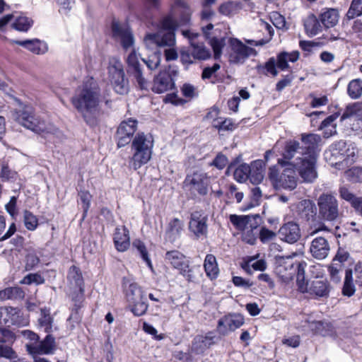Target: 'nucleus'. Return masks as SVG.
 Segmentation results:
<instances>
[{"instance_id": "nucleus-1", "label": "nucleus", "mask_w": 362, "mask_h": 362, "mask_svg": "<svg viewBox=\"0 0 362 362\" xmlns=\"http://www.w3.org/2000/svg\"><path fill=\"white\" fill-rule=\"evenodd\" d=\"M111 28L113 39L119 43L124 50L132 48V52L126 59L127 73L132 78L138 88L141 90H147L149 83L143 75V66L139 60L136 50L134 49L135 40L132 30L127 24L122 23L115 20L112 21Z\"/></svg>"}, {"instance_id": "nucleus-2", "label": "nucleus", "mask_w": 362, "mask_h": 362, "mask_svg": "<svg viewBox=\"0 0 362 362\" xmlns=\"http://www.w3.org/2000/svg\"><path fill=\"white\" fill-rule=\"evenodd\" d=\"M100 90L92 81L86 82L82 88L71 98L72 105L90 127H97L100 123Z\"/></svg>"}, {"instance_id": "nucleus-3", "label": "nucleus", "mask_w": 362, "mask_h": 362, "mask_svg": "<svg viewBox=\"0 0 362 362\" xmlns=\"http://www.w3.org/2000/svg\"><path fill=\"white\" fill-rule=\"evenodd\" d=\"M320 141L321 137L318 134H301V157L295 159L294 165L304 182H312L317 176L315 165Z\"/></svg>"}, {"instance_id": "nucleus-4", "label": "nucleus", "mask_w": 362, "mask_h": 362, "mask_svg": "<svg viewBox=\"0 0 362 362\" xmlns=\"http://www.w3.org/2000/svg\"><path fill=\"white\" fill-rule=\"evenodd\" d=\"M153 147V138L151 134L137 133L132 141V156L129 158V168L136 170L146 165L151 160Z\"/></svg>"}, {"instance_id": "nucleus-5", "label": "nucleus", "mask_w": 362, "mask_h": 362, "mask_svg": "<svg viewBox=\"0 0 362 362\" xmlns=\"http://www.w3.org/2000/svg\"><path fill=\"white\" fill-rule=\"evenodd\" d=\"M160 31L157 33L147 34L144 42L149 49L154 47H172L175 44V31L177 29L175 23L170 16H164L160 21Z\"/></svg>"}, {"instance_id": "nucleus-6", "label": "nucleus", "mask_w": 362, "mask_h": 362, "mask_svg": "<svg viewBox=\"0 0 362 362\" xmlns=\"http://www.w3.org/2000/svg\"><path fill=\"white\" fill-rule=\"evenodd\" d=\"M11 117L21 125L37 134L49 133L52 131V127L36 116L34 108L30 105H25L11 112Z\"/></svg>"}, {"instance_id": "nucleus-7", "label": "nucleus", "mask_w": 362, "mask_h": 362, "mask_svg": "<svg viewBox=\"0 0 362 362\" xmlns=\"http://www.w3.org/2000/svg\"><path fill=\"white\" fill-rule=\"evenodd\" d=\"M293 163H288L281 173L276 166L269 168L268 177L276 189L293 190L297 186V176Z\"/></svg>"}, {"instance_id": "nucleus-8", "label": "nucleus", "mask_w": 362, "mask_h": 362, "mask_svg": "<svg viewBox=\"0 0 362 362\" xmlns=\"http://www.w3.org/2000/svg\"><path fill=\"white\" fill-rule=\"evenodd\" d=\"M319 217L324 221H334L340 216L339 204L336 195L330 192L321 194L317 199Z\"/></svg>"}, {"instance_id": "nucleus-9", "label": "nucleus", "mask_w": 362, "mask_h": 362, "mask_svg": "<svg viewBox=\"0 0 362 362\" xmlns=\"http://www.w3.org/2000/svg\"><path fill=\"white\" fill-rule=\"evenodd\" d=\"M108 74L116 93L124 95L128 92V81L125 78L123 64L119 59L113 57L110 59Z\"/></svg>"}, {"instance_id": "nucleus-10", "label": "nucleus", "mask_w": 362, "mask_h": 362, "mask_svg": "<svg viewBox=\"0 0 362 362\" xmlns=\"http://www.w3.org/2000/svg\"><path fill=\"white\" fill-rule=\"evenodd\" d=\"M331 156L338 158V161H336L334 163H332V165H340L341 164L350 165L355 162L357 158L355 148L354 147L350 148L349 146L346 148V144L344 141L335 144L331 149L325 153L326 159H330L329 156Z\"/></svg>"}, {"instance_id": "nucleus-11", "label": "nucleus", "mask_w": 362, "mask_h": 362, "mask_svg": "<svg viewBox=\"0 0 362 362\" xmlns=\"http://www.w3.org/2000/svg\"><path fill=\"white\" fill-rule=\"evenodd\" d=\"M192 10L185 0H175L170 6L169 14L176 26L188 25L191 21Z\"/></svg>"}, {"instance_id": "nucleus-12", "label": "nucleus", "mask_w": 362, "mask_h": 362, "mask_svg": "<svg viewBox=\"0 0 362 362\" xmlns=\"http://www.w3.org/2000/svg\"><path fill=\"white\" fill-rule=\"evenodd\" d=\"M229 44L230 47L229 61L231 63H243L249 57L257 55L255 49L246 46L236 38H230Z\"/></svg>"}, {"instance_id": "nucleus-13", "label": "nucleus", "mask_w": 362, "mask_h": 362, "mask_svg": "<svg viewBox=\"0 0 362 362\" xmlns=\"http://www.w3.org/2000/svg\"><path fill=\"white\" fill-rule=\"evenodd\" d=\"M165 260L174 269L179 270L180 274L187 278L188 281L192 280L189 262L182 252L178 250L168 251L165 255Z\"/></svg>"}, {"instance_id": "nucleus-14", "label": "nucleus", "mask_w": 362, "mask_h": 362, "mask_svg": "<svg viewBox=\"0 0 362 362\" xmlns=\"http://www.w3.org/2000/svg\"><path fill=\"white\" fill-rule=\"evenodd\" d=\"M208 218L202 212L196 211L191 214L189 223V231L196 239H203L208 233Z\"/></svg>"}, {"instance_id": "nucleus-15", "label": "nucleus", "mask_w": 362, "mask_h": 362, "mask_svg": "<svg viewBox=\"0 0 362 362\" xmlns=\"http://www.w3.org/2000/svg\"><path fill=\"white\" fill-rule=\"evenodd\" d=\"M230 221L240 230H257L260 224L261 217L259 214L230 216Z\"/></svg>"}, {"instance_id": "nucleus-16", "label": "nucleus", "mask_w": 362, "mask_h": 362, "mask_svg": "<svg viewBox=\"0 0 362 362\" xmlns=\"http://www.w3.org/2000/svg\"><path fill=\"white\" fill-rule=\"evenodd\" d=\"M25 348L30 355H49L54 353L57 344L54 337L47 334L44 339H38L36 345L25 344Z\"/></svg>"}, {"instance_id": "nucleus-17", "label": "nucleus", "mask_w": 362, "mask_h": 362, "mask_svg": "<svg viewBox=\"0 0 362 362\" xmlns=\"http://www.w3.org/2000/svg\"><path fill=\"white\" fill-rule=\"evenodd\" d=\"M136 119H129L120 123L116 134L119 148L125 146L132 141V138L136 130Z\"/></svg>"}, {"instance_id": "nucleus-18", "label": "nucleus", "mask_w": 362, "mask_h": 362, "mask_svg": "<svg viewBox=\"0 0 362 362\" xmlns=\"http://www.w3.org/2000/svg\"><path fill=\"white\" fill-rule=\"evenodd\" d=\"M183 36L187 37L192 47V56L194 59L206 60L211 57L210 51L206 49L203 42L197 40L199 35L188 30H182Z\"/></svg>"}, {"instance_id": "nucleus-19", "label": "nucleus", "mask_w": 362, "mask_h": 362, "mask_svg": "<svg viewBox=\"0 0 362 362\" xmlns=\"http://www.w3.org/2000/svg\"><path fill=\"white\" fill-rule=\"evenodd\" d=\"M186 187L192 193L197 192L200 195L207 194L208 180L203 173H194L192 175H188L185 180Z\"/></svg>"}, {"instance_id": "nucleus-20", "label": "nucleus", "mask_w": 362, "mask_h": 362, "mask_svg": "<svg viewBox=\"0 0 362 362\" xmlns=\"http://www.w3.org/2000/svg\"><path fill=\"white\" fill-rule=\"evenodd\" d=\"M244 323V317L240 314H231L221 318L218 322V329L220 334H227L240 327Z\"/></svg>"}, {"instance_id": "nucleus-21", "label": "nucleus", "mask_w": 362, "mask_h": 362, "mask_svg": "<svg viewBox=\"0 0 362 362\" xmlns=\"http://www.w3.org/2000/svg\"><path fill=\"white\" fill-rule=\"evenodd\" d=\"M279 238L289 244L296 243L300 238V229L298 223L289 221L283 224L279 231Z\"/></svg>"}, {"instance_id": "nucleus-22", "label": "nucleus", "mask_w": 362, "mask_h": 362, "mask_svg": "<svg viewBox=\"0 0 362 362\" xmlns=\"http://www.w3.org/2000/svg\"><path fill=\"white\" fill-rule=\"evenodd\" d=\"M175 88V82L169 71H160L154 78L153 84L151 88L156 93H163Z\"/></svg>"}, {"instance_id": "nucleus-23", "label": "nucleus", "mask_w": 362, "mask_h": 362, "mask_svg": "<svg viewBox=\"0 0 362 362\" xmlns=\"http://www.w3.org/2000/svg\"><path fill=\"white\" fill-rule=\"evenodd\" d=\"M286 266L280 265L278 267V272H281L284 269H286L287 267L290 268V272L288 274H286L285 275H282V279L284 281H289L293 279V272L296 271V269L293 267V264L292 262H286ZM307 266L306 262H300L298 263L296 267L297 270V281L299 284L300 288L303 291V284L305 281V267Z\"/></svg>"}, {"instance_id": "nucleus-24", "label": "nucleus", "mask_w": 362, "mask_h": 362, "mask_svg": "<svg viewBox=\"0 0 362 362\" xmlns=\"http://www.w3.org/2000/svg\"><path fill=\"white\" fill-rule=\"evenodd\" d=\"M329 250V244L325 238L318 236L312 240L310 252L314 258L324 259L328 256Z\"/></svg>"}, {"instance_id": "nucleus-25", "label": "nucleus", "mask_w": 362, "mask_h": 362, "mask_svg": "<svg viewBox=\"0 0 362 362\" xmlns=\"http://www.w3.org/2000/svg\"><path fill=\"white\" fill-rule=\"evenodd\" d=\"M306 291L316 298H327L331 286L327 279H315L305 288Z\"/></svg>"}, {"instance_id": "nucleus-26", "label": "nucleus", "mask_w": 362, "mask_h": 362, "mask_svg": "<svg viewBox=\"0 0 362 362\" xmlns=\"http://www.w3.org/2000/svg\"><path fill=\"white\" fill-rule=\"evenodd\" d=\"M184 229V222L177 218H174L168 223L165 231V240L171 243L178 240Z\"/></svg>"}, {"instance_id": "nucleus-27", "label": "nucleus", "mask_w": 362, "mask_h": 362, "mask_svg": "<svg viewBox=\"0 0 362 362\" xmlns=\"http://www.w3.org/2000/svg\"><path fill=\"white\" fill-rule=\"evenodd\" d=\"M298 215L300 218L310 222L316 217V207L315 203L310 199H303L297 205Z\"/></svg>"}, {"instance_id": "nucleus-28", "label": "nucleus", "mask_w": 362, "mask_h": 362, "mask_svg": "<svg viewBox=\"0 0 362 362\" xmlns=\"http://www.w3.org/2000/svg\"><path fill=\"white\" fill-rule=\"evenodd\" d=\"M12 43L21 45L35 54H43L48 50L46 42L38 39L27 40H12Z\"/></svg>"}, {"instance_id": "nucleus-29", "label": "nucleus", "mask_w": 362, "mask_h": 362, "mask_svg": "<svg viewBox=\"0 0 362 362\" xmlns=\"http://www.w3.org/2000/svg\"><path fill=\"white\" fill-rule=\"evenodd\" d=\"M114 243L119 252L126 251L130 245L129 230L126 227H117L114 234Z\"/></svg>"}, {"instance_id": "nucleus-30", "label": "nucleus", "mask_w": 362, "mask_h": 362, "mask_svg": "<svg viewBox=\"0 0 362 362\" xmlns=\"http://www.w3.org/2000/svg\"><path fill=\"white\" fill-rule=\"evenodd\" d=\"M264 163L257 160L251 163L250 165V181L254 185L259 184L264 179Z\"/></svg>"}, {"instance_id": "nucleus-31", "label": "nucleus", "mask_w": 362, "mask_h": 362, "mask_svg": "<svg viewBox=\"0 0 362 362\" xmlns=\"http://www.w3.org/2000/svg\"><path fill=\"white\" fill-rule=\"evenodd\" d=\"M124 286L126 291V297L129 303L135 302V300L138 301L145 297L143 291L137 284L134 282H124Z\"/></svg>"}, {"instance_id": "nucleus-32", "label": "nucleus", "mask_w": 362, "mask_h": 362, "mask_svg": "<svg viewBox=\"0 0 362 362\" xmlns=\"http://www.w3.org/2000/svg\"><path fill=\"white\" fill-rule=\"evenodd\" d=\"M204 268L206 276L211 279H215L219 274L216 258L214 255L208 254L204 259Z\"/></svg>"}, {"instance_id": "nucleus-33", "label": "nucleus", "mask_w": 362, "mask_h": 362, "mask_svg": "<svg viewBox=\"0 0 362 362\" xmlns=\"http://www.w3.org/2000/svg\"><path fill=\"white\" fill-rule=\"evenodd\" d=\"M6 317V323L18 326L27 324V320L23 317L21 310L17 308L10 307L7 308Z\"/></svg>"}, {"instance_id": "nucleus-34", "label": "nucleus", "mask_w": 362, "mask_h": 362, "mask_svg": "<svg viewBox=\"0 0 362 362\" xmlns=\"http://www.w3.org/2000/svg\"><path fill=\"white\" fill-rule=\"evenodd\" d=\"M304 27L308 36L313 37L317 35L322 30V25L317 17L309 15L304 21Z\"/></svg>"}, {"instance_id": "nucleus-35", "label": "nucleus", "mask_w": 362, "mask_h": 362, "mask_svg": "<svg viewBox=\"0 0 362 362\" xmlns=\"http://www.w3.org/2000/svg\"><path fill=\"white\" fill-rule=\"evenodd\" d=\"M25 293L21 288L18 286L8 287L0 291V300H20L24 298Z\"/></svg>"}, {"instance_id": "nucleus-36", "label": "nucleus", "mask_w": 362, "mask_h": 362, "mask_svg": "<svg viewBox=\"0 0 362 362\" xmlns=\"http://www.w3.org/2000/svg\"><path fill=\"white\" fill-rule=\"evenodd\" d=\"M339 21L337 10L329 8L320 15V21L326 28L334 27Z\"/></svg>"}, {"instance_id": "nucleus-37", "label": "nucleus", "mask_w": 362, "mask_h": 362, "mask_svg": "<svg viewBox=\"0 0 362 362\" xmlns=\"http://www.w3.org/2000/svg\"><path fill=\"white\" fill-rule=\"evenodd\" d=\"M351 117H356L357 119L362 121V103L358 102L348 105L341 117V120Z\"/></svg>"}, {"instance_id": "nucleus-38", "label": "nucleus", "mask_w": 362, "mask_h": 362, "mask_svg": "<svg viewBox=\"0 0 362 362\" xmlns=\"http://www.w3.org/2000/svg\"><path fill=\"white\" fill-rule=\"evenodd\" d=\"M301 149L300 148V143L296 141H288L286 142L285 146L284 153L283 154L284 158L286 160H291L296 155H297L296 159L298 157H301Z\"/></svg>"}, {"instance_id": "nucleus-39", "label": "nucleus", "mask_w": 362, "mask_h": 362, "mask_svg": "<svg viewBox=\"0 0 362 362\" xmlns=\"http://www.w3.org/2000/svg\"><path fill=\"white\" fill-rule=\"evenodd\" d=\"M213 343L212 337L198 335L194 339L192 347L196 351L202 352L209 348Z\"/></svg>"}, {"instance_id": "nucleus-40", "label": "nucleus", "mask_w": 362, "mask_h": 362, "mask_svg": "<svg viewBox=\"0 0 362 362\" xmlns=\"http://www.w3.org/2000/svg\"><path fill=\"white\" fill-rule=\"evenodd\" d=\"M356 291L355 285L353 281V272L351 269H346L342 288V294L351 297Z\"/></svg>"}, {"instance_id": "nucleus-41", "label": "nucleus", "mask_w": 362, "mask_h": 362, "mask_svg": "<svg viewBox=\"0 0 362 362\" xmlns=\"http://www.w3.org/2000/svg\"><path fill=\"white\" fill-rule=\"evenodd\" d=\"M226 38L225 37H213L209 39V44L211 45V46L214 50L215 59H218L221 57V55L222 54V49L226 43Z\"/></svg>"}, {"instance_id": "nucleus-42", "label": "nucleus", "mask_w": 362, "mask_h": 362, "mask_svg": "<svg viewBox=\"0 0 362 362\" xmlns=\"http://www.w3.org/2000/svg\"><path fill=\"white\" fill-rule=\"evenodd\" d=\"M347 91L351 98H358L362 95V81L354 79L350 81L348 85Z\"/></svg>"}, {"instance_id": "nucleus-43", "label": "nucleus", "mask_w": 362, "mask_h": 362, "mask_svg": "<svg viewBox=\"0 0 362 362\" xmlns=\"http://www.w3.org/2000/svg\"><path fill=\"white\" fill-rule=\"evenodd\" d=\"M32 25L33 21L31 19L25 16H19L15 18V21L12 26L18 31L26 32L30 29Z\"/></svg>"}, {"instance_id": "nucleus-44", "label": "nucleus", "mask_w": 362, "mask_h": 362, "mask_svg": "<svg viewBox=\"0 0 362 362\" xmlns=\"http://www.w3.org/2000/svg\"><path fill=\"white\" fill-rule=\"evenodd\" d=\"M130 304H132L131 310L136 316H141L147 311L148 304L146 297L142 298L138 301L135 300V302H132Z\"/></svg>"}, {"instance_id": "nucleus-45", "label": "nucleus", "mask_w": 362, "mask_h": 362, "mask_svg": "<svg viewBox=\"0 0 362 362\" xmlns=\"http://www.w3.org/2000/svg\"><path fill=\"white\" fill-rule=\"evenodd\" d=\"M258 71L264 75L271 74L273 76H276L278 71L276 70V59L274 57L270 58L264 64V66H259Z\"/></svg>"}, {"instance_id": "nucleus-46", "label": "nucleus", "mask_w": 362, "mask_h": 362, "mask_svg": "<svg viewBox=\"0 0 362 362\" xmlns=\"http://www.w3.org/2000/svg\"><path fill=\"white\" fill-rule=\"evenodd\" d=\"M250 170V165L241 164L235 170L234 178L240 182H245L249 179Z\"/></svg>"}, {"instance_id": "nucleus-47", "label": "nucleus", "mask_w": 362, "mask_h": 362, "mask_svg": "<svg viewBox=\"0 0 362 362\" xmlns=\"http://www.w3.org/2000/svg\"><path fill=\"white\" fill-rule=\"evenodd\" d=\"M133 247L137 250V251L140 253L141 257L144 259V262L147 264L148 267L151 269L153 268L151 261L148 257V254L146 250V247L143 242L140 240H135L132 244Z\"/></svg>"}, {"instance_id": "nucleus-48", "label": "nucleus", "mask_w": 362, "mask_h": 362, "mask_svg": "<svg viewBox=\"0 0 362 362\" xmlns=\"http://www.w3.org/2000/svg\"><path fill=\"white\" fill-rule=\"evenodd\" d=\"M68 279L76 287H79L81 288L83 283V278L79 269L76 267L72 266L69 269Z\"/></svg>"}, {"instance_id": "nucleus-49", "label": "nucleus", "mask_w": 362, "mask_h": 362, "mask_svg": "<svg viewBox=\"0 0 362 362\" xmlns=\"http://www.w3.org/2000/svg\"><path fill=\"white\" fill-rule=\"evenodd\" d=\"M362 15V0H352L351 6L347 11L346 16L349 19H353Z\"/></svg>"}, {"instance_id": "nucleus-50", "label": "nucleus", "mask_w": 362, "mask_h": 362, "mask_svg": "<svg viewBox=\"0 0 362 362\" xmlns=\"http://www.w3.org/2000/svg\"><path fill=\"white\" fill-rule=\"evenodd\" d=\"M0 177L3 180L15 181L18 174L16 172L11 170L6 164L0 163Z\"/></svg>"}, {"instance_id": "nucleus-51", "label": "nucleus", "mask_w": 362, "mask_h": 362, "mask_svg": "<svg viewBox=\"0 0 362 362\" xmlns=\"http://www.w3.org/2000/svg\"><path fill=\"white\" fill-rule=\"evenodd\" d=\"M347 180L352 182H362V168L354 167L345 172Z\"/></svg>"}, {"instance_id": "nucleus-52", "label": "nucleus", "mask_w": 362, "mask_h": 362, "mask_svg": "<svg viewBox=\"0 0 362 362\" xmlns=\"http://www.w3.org/2000/svg\"><path fill=\"white\" fill-rule=\"evenodd\" d=\"M1 343H4L5 339H0ZM17 357V354L16 351L8 345H5L3 344H0V358H4L6 359L12 360Z\"/></svg>"}, {"instance_id": "nucleus-53", "label": "nucleus", "mask_w": 362, "mask_h": 362, "mask_svg": "<svg viewBox=\"0 0 362 362\" xmlns=\"http://www.w3.org/2000/svg\"><path fill=\"white\" fill-rule=\"evenodd\" d=\"M342 269L343 267L341 265L336 262H332V264L328 267L329 276L333 281L336 283L340 282L341 276L339 275V272L342 270Z\"/></svg>"}, {"instance_id": "nucleus-54", "label": "nucleus", "mask_w": 362, "mask_h": 362, "mask_svg": "<svg viewBox=\"0 0 362 362\" xmlns=\"http://www.w3.org/2000/svg\"><path fill=\"white\" fill-rule=\"evenodd\" d=\"M24 223L28 230H34L38 225V220L33 213L29 211H25Z\"/></svg>"}, {"instance_id": "nucleus-55", "label": "nucleus", "mask_w": 362, "mask_h": 362, "mask_svg": "<svg viewBox=\"0 0 362 362\" xmlns=\"http://www.w3.org/2000/svg\"><path fill=\"white\" fill-rule=\"evenodd\" d=\"M40 262V258L34 252H29L25 256V269L30 271L33 269Z\"/></svg>"}, {"instance_id": "nucleus-56", "label": "nucleus", "mask_w": 362, "mask_h": 362, "mask_svg": "<svg viewBox=\"0 0 362 362\" xmlns=\"http://www.w3.org/2000/svg\"><path fill=\"white\" fill-rule=\"evenodd\" d=\"M80 201L82 203V208L83 210V218L86 215V213L90 207V202L91 195L88 191H81L78 193Z\"/></svg>"}, {"instance_id": "nucleus-57", "label": "nucleus", "mask_w": 362, "mask_h": 362, "mask_svg": "<svg viewBox=\"0 0 362 362\" xmlns=\"http://www.w3.org/2000/svg\"><path fill=\"white\" fill-rule=\"evenodd\" d=\"M259 239L263 243L275 239L276 233L267 228L262 227L259 232Z\"/></svg>"}, {"instance_id": "nucleus-58", "label": "nucleus", "mask_w": 362, "mask_h": 362, "mask_svg": "<svg viewBox=\"0 0 362 362\" xmlns=\"http://www.w3.org/2000/svg\"><path fill=\"white\" fill-rule=\"evenodd\" d=\"M339 194L341 199L349 202L351 205L353 204L354 202L356 200L357 197L346 186H341L339 187Z\"/></svg>"}, {"instance_id": "nucleus-59", "label": "nucleus", "mask_w": 362, "mask_h": 362, "mask_svg": "<svg viewBox=\"0 0 362 362\" xmlns=\"http://www.w3.org/2000/svg\"><path fill=\"white\" fill-rule=\"evenodd\" d=\"M214 127L217 128L219 131H229L235 128V125L230 119H225L224 120H216L214 124Z\"/></svg>"}, {"instance_id": "nucleus-60", "label": "nucleus", "mask_w": 362, "mask_h": 362, "mask_svg": "<svg viewBox=\"0 0 362 362\" xmlns=\"http://www.w3.org/2000/svg\"><path fill=\"white\" fill-rule=\"evenodd\" d=\"M143 61L149 69L155 70L158 67L160 63V54L157 52H154L147 60L144 59Z\"/></svg>"}, {"instance_id": "nucleus-61", "label": "nucleus", "mask_w": 362, "mask_h": 362, "mask_svg": "<svg viewBox=\"0 0 362 362\" xmlns=\"http://www.w3.org/2000/svg\"><path fill=\"white\" fill-rule=\"evenodd\" d=\"M226 196L229 199L235 198L238 203H240L243 198V193L237 191V187L235 185H230Z\"/></svg>"}, {"instance_id": "nucleus-62", "label": "nucleus", "mask_w": 362, "mask_h": 362, "mask_svg": "<svg viewBox=\"0 0 362 362\" xmlns=\"http://www.w3.org/2000/svg\"><path fill=\"white\" fill-rule=\"evenodd\" d=\"M52 318L49 314H42V316L39 319V325L40 327H44L46 332H49L52 330Z\"/></svg>"}, {"instance_id": "nucleus-63", "label": "nucleus", "mask_w": 362, "mask_h": 362, "mask_svg": "<svg viewBox=\"0 0 362 362\" xmlns=\"http://www.w3.org/2000/svg\"><path fill=\"white\" fill-rule=\"evenodd\" d=\"M273 25L278 29H283L286 26V21L283 16L279 13H273L271 16Z\"/></svg>"}, {"instance_id": "nucleus-64", "label": "nucleus", "mask_w": 362, "mask_h": 362, "mask_svg": "<svg viewBox=\"0 0 362 362\" xmlns=\"http://www.w3.org/2000/svg\"><path fill=\"white\" fill-rule=\"evenodd\" d=\"M21 335L28 340V342L25 344L36 345L38 339H40L39 336L36 333L28 329L21 331Z\"/></svg>"}]
</instances>
